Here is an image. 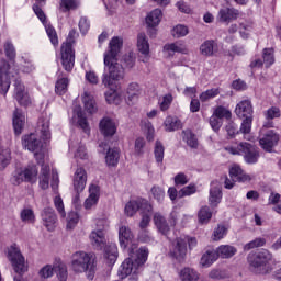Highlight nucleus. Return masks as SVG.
I'll return each instance as SVG.
<instances>
[{
    "mask_svg": "<svg viewBox=\"0 0 281 281\" xmlns=\"http://www.w3.org/2000/svg\"><path fill=\"white\" fill-rule=\"evenodd\" d=\"M124 45V40L120 36H114L109 43V49L104 53V74L102 82L104 87H113L117 80L124 78V68L117 63V54Z\"/></svg>",
    "mask_w": 281,
    "mask_h": 281,
    "instance_id": "obj_1",
    "label": "nucleus"
},
{
    "mask_svg": "<svg viewBox=\"0 0 281 281\" xmlns=\"http://www.w3.org/2000/svg\"><path fill=\"white\" fill-rule=\"evenodd\" d=\"M90 243L94 249L102 251L104 249V257L110 260V265H114L117 260V246H106V237L104 236V229L99 228L90 233Z\"/></svg>",
    "mask_w": 281,
    "mask_h": 281,
    "instance_id": "obj_2",
    "label": "nucleus"
},
{
    "mask_svg": "<svg viewBox=\"0 0 281 281\" xmlns=\"http://www.w3.org/2000/svg\"><path fill=\"white\" fill-rule=\"evenodd\" d=\"M78 38V32L76 29L70 30L66 42L61 44V65L65 71H72L74 65H76V52H74V43Z\"/></svg>",
    "mask_w": 281,
    "mask_h": 281,
    "instance_id": "obj_3",
    "label": "nucleus"
},
{
    "mask_svg": "<svg viewBox=\"0 0 281 281\" xmlns=\"http://www.w3.org/2000/svg\"><path fill=\"white\" fill-rule=\"evenodd\" d=\"M7 258L11 262L13 271L18 274L13 278L14 281H25L23 274L27 271V266H25V257L21 252V248L16 244H12L8 248Z\"/></svg>",
    "mask_w": 281,
    "mask_h": 281,
    "instance_id": "obj_4",
    "label": "nucleus"
},
{
    "mask_svg": "<svg viewBox=\"0 0 281 281\" xmlns=\"http://www.w3.org/2000/svg\"><path fill=\"white\" fill-rule=\"evenodd\" d=\"M225 150L231 155H243L246 164H258V159H260V151L258 150V147L247 142H241L238 145L226 146Z\"/></svg>",
    "mask_w": 281,
    "mask_h": 281,
    "instance_id": "obj_5",
    "label": "nucleus"
},
{
    "mask_svg": "<svg viewBox=\"0 0 281 281\" xmlns=\"http://www.w3.org/2000/svg\"><path fill=\"white\" fill-rule=\"evenodd\" d=\"M72 271L76 273H85V271H89L88 278L89 280H93V274L95 273V265L93 263V259H91V255L85 251H78L72 255L71 261Z\"/></svg>",
    "mask_w": 281,
    "mask_h": 281,
    "instance_id": "obj_6",
    "label": "nucleus"
},
{
    "mask_svg": "<svg viewBox=\"0 0 281 281\" xmlns=\"http://www.w3.org/2000/svg\"><path fill=\"white\" fill-rule=\"evenodd\" d=\"M38 124H41V138L37 143V157H43L45 159L47 157V153H49V140L52 139V133H49V115L45 114L40 119Z\"/></svg>",
    "mask_w": 281,
    "mask_h": 281,
    "instance_id": "obj_7",
    "label": "nucleus"
},
{
    "mask_svg": "<svg viewBox=\"0 0 281 281\" xmlns=\"http://www.w3.org/2000/svg\"><path fill=\"white\" fill-rule=\"evenodd\" d=\"M153 221L158 232L162 234V236H168V234H170V227H175V225H177V212L172 211L168 220H166L164 214L156 212Z\"/></svg>",
    "mask_w": 281,
    "mask_h": 281,
    "instance_id": "obj_8",
    "label": "nucleus"
},
{
    "mask_svg": "<svg viewBox=\"0 0 281 281\" xmlns=\"http://www.w3.org/2000/svg\"><path fill=\"white\" fill-rule=\"evenodd\" d=\"M34 175H36L35 166H27L25 169L18 168L13 171L12 177L10 179L12 186H21V183H32V179H34Z\"/></svg>",
    "mask_w": 281,
    "mask_h": 281,
    "instance_id": "obj_9",
    "label": "nucleus"
},
{
    "mask_svg": "<svg viewBox=\"0 0 281 281\" xmlns=\"http://www.w3.org/2000/svg\"><path fill=\"white\" fill-rule=\"evenodd\" d=\"M36 16L41 21V23L44 25L47 36L54 45V47H57L58 45V34L56 33V29L53 27L52 24H49V21L47 20V15H45V12H43L42 9L37 8L36 9Z\"/></svg>",
    "mask_w": 281,
    "mask_h": 281,
    "instance_id": "obj_10",
    "label": "nucleus"
},
{
    "mask_svg": "<svg viewBox=\"0 0 281 281\" xmlns=\"http://www.w3.org/2000/svg\"><path fill=\"white\" fill-rule=\"evenodd\" d=\"M186 254H188V246L184 239L177 238L172 241L169 255L171 258L178 260V262H183L186 260Z\"/></svg>",
    "mask_w": 281,
    "mask_h": 281,
    "instance_id": "obj_11",
    "label": "nucleus"
},
{
    "mask_svg": "<svg viewBox=\"0 0 281 281\" xmlns=\"http://www.w3.org/2000/svg\"><path fill=\"white\" fill-rule=\"evenodd\" d=\"M10 63L5 59L0 60V91L5 95L10 91Z\"/></svg>",
    "mask_w": 281,
    "mask_h": 281,
    "instance_id": "obj_12",
    "label": "nucleus"
},
{
    "mask_svg": "<svg viewBox=\"0 0 281 281\" xmlns=\"http://www.w3.org/2000/svg\"><path fill=\"white\" fill-rule=\"evenodd\" d=\"M271 260V254L269 250H261L259 252H250L248 255V262L250 267L254 269H258L259 267H265L267 262Z\"/></svg>",
    "mask_w": 281,
    "mask_h": 281,
    "instance_id": "obj_13",
    "label": "nucleus"
},
{
    "mask_svg": "<svg viewBox=\"0 0 281 281\" xmlns=\"http://www.w3.org/2000/svg\"><path fill=\"white\" fill-rule=\"evenodd\" d=\"M229 177L232 179H236L238 183H251V181L256 179L254 175L245 172V170H243L239 165H233L229 168Z\"/></svg>",
    "mask_w": 281,
    "mask_h": 281,
    "instance_id": "obj_14",
    "label": "nucleus"
},
{
    "mask_svg": "<svg viewBox=\"0 0 281 281\" xmlns=\"http://www.w3.org/2000/svg\"><path fill=\"white\" fill-rule=\"evenodd\" d=\"M235 113L239 120L245 117H254V105L251 104V100L245 99L237 103Z\"/></svg>",
    "mask_w": 281,
    "mask_h": 281,
    "instance_id": "obj_15",
    "label": "nucleus"
},
{
    "mask_svg": "<svg viewBox=\"0 0 281 281\" xmlns=\"http://www.w3.org/2000/svg\"><path fill=\"white\" fill-rule=\"evenodd\" d=\"M72 183L77 194H80L85 190L87 186V170L85 168L80 167L76 170Z\"/></svg>",
    "mask_w": 281,
    "mask_h": 281,
    "instance_id": "obj_16",
    "label": "nucleus"
},
{
    "mask_svg": "<svg viewBox=\"0 0 281 281\" xmlns=\"http://www.w3.org/2000/svg\"><path fill=\"white\" fill-rule=\"evenodd\" d=\"M99 128L104 137H113V135L117 133V125L115 121L110 117H103L100 121Z\"/></svg>",
    "mask_w": 281,
    "mask_h": 281,
    "instance_id": "obj_17",
    "label": "nucleus"
},
{
    "mask_svg": "<svg viewBox=\"0 0 281 281\" xmlns=\"http://www.w3.org/2000/svg\"><path fill=\"white\" fill-rule=\"evenodd\" d=\"M280 137L273 131H269L262 138H260L259 144L263 150L267 153H271L273 150V146L278 144Z\"/></svg>",
    "mask_w": 281,
    "mask_h": 281,
    "instance_id": "obj_18",
    "label": "nucleus"
},
{
    "mask_svg": "<svg viewBox=\"0 0 281 281\" xmlns=\"http://www.w3.org/2000/svg\"><path fill=\"white\" fill-rule=\"evenodd\" d=\"M42 221L48 232H54L56 229V223H58V217L54 209H45L42 213Z\"/></svg>",
    "mask_w": 281,
    "mask_h": 281,
    "instance_id": "obj_19",
    "label": "nucleus"
},
{
    "mask_svg": "<svg viewBox=\"0 0 281 281\" xmlns=\"http://www.w3.org/2000/svg\"><path fill=\"white\" fill-rule=\"evenodd\" d=\"M15 100L21 106H30L32 104L30 97L25 93V86L19 80L15 81Z\"/></svg>",
    "mask_w": 281,
    "mask_h": 281,
    "instance_id": "obj_20",
    "label": "nucleus"
},
{
    "mask_svg": "<svg viewBox=\"0 0 281 281\" xmlns=\"http://www.w3.org/2000/svg\"><path fill=\"white\" fill-rule=\"evenodd\" d=\"M135 236L133 235V231H131L127 226H121L119 228V241L121 249H126L133 243Z\"/></svg>",
    "mask_w": 281,
    "mask_h": 281,
    "instance_id": "obj_21",
    "label": "nucleus"
},
{
    "mask_svg": "<svg viewBox=\"0 0 281 281\" xmlns=\"http://www.w3.org/2000/svg\"><path fill=\"white\" fill-rule=\"evenodd\" d=\"M89 196L83 203V207L86 210H91L98 205V201H100V187L97 184H91L89 188Z\"/></svg>",
    "mask_w": 281,
    "mask_h": 281,
    "instance_id": "obj_22",
    "label": "nucleus"
},
{
    "mask_svg": "<svg viewBox=\"0 0 281 281\" xmlns=\"http://www.w3.org/2000/svg\"><path fill=\"white\" fill-rule=\"evenodd\" d=\"M119 271H120L121 278H126L131 276V273H133L134 276H137V273H139V267L135 265V261H133V259L127 258L123 261Z\"/></svg>",
    "mask_w": 281,
    "mask_h": 281,
    "instance_id": "obj_23",
    "label": "nucleus"
},
{
    "mask_svg": "<svg viewBox=\"0 0 281 281\" xmlns=\"http://www.w3.org/2000/svg\"><path fill=\"white\" fill-rule=\"evenodd\" d=\"M12 124L14 135H21V133H23V128H25V115L23 114V112H21V110L15 109V111L13 112Z\"/></svg>",
    "mask_w": 281,
    "mask_h": 281,
    "instance_id": "obj_24",
    "label": "nucleus"
},
{
    "mask_svg": "<svg viewBox=\"0 0 281 281\" xmlns=\"http://www.w3.org/2000/svg\"><path fill=\"white\" fill-rule=\"evenodd\" d=\"M218 16L222 23H231V21H236L240 16V11L234 8H225L220 10Z\"/></svg>",
    "mask_w": 281,
    "mask_h": 281,
    "instance_id": "obj_25",
    "label": "nucleus"
},
{
    "mask_svg": "<svg viewBox=\"0 0 281 281\" xmlns=\"http://www.w3.org/2000/svg\"><path fill=\"white\" fill-rule=\"evenodd\" d=\"M221 199H223V192L221 191V187L217 182H212L209 199L210 205L212 207H216L218 203H221Z\"/></svg>",
    "mask_w": 281,
    "mask_h": 281,
    "instance_id": "obj_26",
    "label": "nucleus"
},
{
    "mask_svg": "<svg viewBox=\"0 0 281 281\" xmlns=\"http://www.w3.org/2000/svg\"><path fill=\"white\" fill-rule=\"evenodd\" d=\"M237 252L238 250L236 249V247L232 245H221L215 250L217 258H223V259L234 258V256H236Z\"/></svg>",
    "mask_w": 281,
    "mask_h": 281,
    "instance_id": "obj_27",
    "label": "nucleus"
},
{
    "mask_svg": "<svg viewBox=\"0 0 281 281\" xmlns=\"http://www.w3.org/2000/svg\"><path fill=\"white\" fill-rule=\"evenodd\" d=\"M38 164L42 165V171L40 176V188L42 190H47V188H49V165H45V160H40Z\"/></svg>",
    "mask_w": 281,
    "mask_h": 281,
    "instance_id": "obj_28",
    "label": "nucleus"
},
{
    "mask_svg": "<svg viewBox=\"0 0 281 281\" xmlns=\"http://www.w3.org/2000/svg\"><path fill=\"white\" fill-rule=\"evenodd\" d=\"M164 52H167L169 56H172V54H188V47H186V44L181 42H176L166 44L164 46Z\"/></svg>",
    "mask_w": 281,
    "mask_h": 281,
    "instance_id": "obj_29",
    "label": "nucleus"
},
{
    "mask_svg": "<svg viewBox=\"0 0 281 281\" xmlns=\"http://www.w3.org/2000/svg\"><path fill=\"white\" fill-rule=\"evenodd\" d=\"M22 146L30 153H33L34 157H36V134L31 133L24 135L22 138Z\"/></svg>",
    "mask_w": 281,
    "mask_h": 281,
    "instance_id": "obj_30",
    "label": "nucleus"
},
{
    "mask_svg": "<svg viewBox=\"0 0 281 281\" xmlns=\"http://www.w3.org/2000/svg\"><path fill=\"white\" fill-rule=\"evenodd\" d=\"M164 14L161 13L160 9H155L146 16V24L147 27H157L159 23H161V18Z\"/></svg>",
    "mask_w": 281,
    "mask_h": 281,
    "instance_id": "obj_31",
    "label": "nucleus"
},
{
    "mask_svg": "<svg viewBox=\"0 0 281 281\" xmlns=\"http://www.w3.org/2000/svg\"><path fill=\"white\" fill-rule=\"evenodd\" d=\"M214 52H218V46L213 40H207L200 46L202 56H214Z\"/></svg>",
    "mask_w": 281,
    "mask_h": 281,
    "instance_id": "obj_32",
    "label": "nucleus"
},
{
    "mask_svg": "<svg viewBox=\"0 0 281 281\" xmlns=\"http://www.w3.org/2000/svg\"><path fill=\"white\" fill-rule=\"evenodd\" d=\"M137 48L138 52H140V54H143L144 56H148V54H150V45L148 44V38H146V34H138Z\"/></svg>",
    "mask_w": 281,
    "mask_h": 281,
    "instance_id": "obj_33",
    "label": "nucleus"
},
{
    "mask_svg": "<svg viewBox=\"0 0 281 281\" xmlns=\"http://www.w3.org/2000/svg\"><path fill=\"white\" fill-rule=\"evenodd\" d=\"M164 124L165 131H167L168 133H172V131H179V128H182L183 126L181 120L175 119L172 116H167Z\"/></svg>",
    "mask_w": 281,
    "mask_h": 281,
    "instance_id": "obj_34",
    "label": "nucleus"
},
{
    "mask_svg": "<svg viewBox=\"0 0 281 281\" xmlns=\"http://www.w3.org/2000/svg\"><path fill=\"white\" fill-rule=\"evenodd\" d=\"M179 278L181 281H196L199 280V272L191 268L180 270Z\"/></svg>",
    "mask_w": 281,
    "mask_h": 281,
    "instance_id": "obj_35",
    "label": "nucleus"
},
{
    "mask_svg": "<svg viewBox=\"0 0 281 281\" xmlns=\"http://www.w3.org/2000/svg\"><path fill=\"white\" fill-rule=\"evenodd\" d=\"M198 221L200 225H207L212 221V211L210 206H202L198 212Z\"/></svg>",
    "mask_w": 281,
    "mask_h": 281,
    "instance_id": "obj_36",
    "label": "nucleus"
},
{
    "mask_svg": "<svg viewBox=\"0 0 281 281\" xmlns=\"http://www.w3.org/2000/svg\"><path fill=\"white\" fill-rule=\"evenodd\" d=\"M218 260V255L216 254V250H207L201 258V266L202 267H211Z\"/></svg>",
    "mask_w": 281,
    "mask_h": 281,
    "instance_id": "obj_37",
    "label": "nucleus"
},
{
    "mask_svg": "<svg viewBox=\"0 0 281 281\" xmlns=\"http://www.w3.org/2000/svg\"><path fill=\"white\" fill-rule=\"evenodd\" d=\"M229 227L227 225L218 224L217 227L214 228L213 234L211 236L212 240L217 243L218 240H223L224 237L227 236Z\"/></svg>",
    "mask_w": 281,
    "mask_h": 281,
    "instance_id": "obj_38",
    "label": "nucleus"
},
{
    "mask_svg": "<svg viewBox=\"0 0 281 281\" xmlns=\"http://www.w3.org/2000/svg\"><path fill=\"white\" fill-rule=\"evenodd\" d=\"M120 161V149H109L105 156V164L108 166L115 167L117 166V162Z\"/></svg>",
    "mask_w": 281,
    "mask_h": 281,
    "instance_id": "obj_39",
    "label": "nucleus"
},
{
    "mask_svg": "<svg viewBox=\"0 0 281 281\" xmlns=\"http://www.w3.org/2000/svg\"><path fill=\"white\" fill-rule=\"evenodd\" d=\"M80 2L78 0H60V12H71V10H78Z\"/></svg>",
    "mask_w": 281,
    "mask_h": 281,
    "instance_id": "obj_40",
    "label": "nucleus"
},
{
    "mask_svg": "<svg viewBox=\"0 0 281 281\" xmlns=\"http://www.w3.org/2000/svg\"><path fill=\"white\" fill-rule=\"evenodd\" d=\"M69 87V79L68 78H59L55 83V93L57 95H65L67 93Z\"/></svg>",
    "mask_w": 281,
    "mask_h": 281,
    "instance_id": "obj_41",
    "label": "nucleus"
},
{
    "mask_svg": "<svg viewBox=\"0 0 281 281\" xmlns=\"http://www.w3.org/2000/svg\"><path fill=\"white\" fill-rule=\"evenodd\" d=\"M263 65L267 69L276 63V55L273 48H263L262 50Z\"/></svg>",
    "mask_w": 281,
    "mask_h": 281,
    "instance_id": "obj_42",
    "label": "nucleus"
},
{
    "mask_svg": "<svg viewBox=\"0 0 281 281\" xmlns=\"http://www.w3.org/2000/svg\"><path fill=\"white\" fill-rule=\"evenodd\" d=\"M146 260H148V248L142 247L136 251V259L134 262L140 269V267L146 265Z\"/></svg>",
    "mask_w": 281,
    "mask_h": 281,
    "instance_id": "obj_43",
    "label": "nucleus"
},
{
    "mask_svg": "<svg viewBox=\"0 0 281 281\" xmlns=\"http://www.w3.org/2000/svg\"><path fill=\"white\" fill-rule=\"evenodd\" d=\"M4 54L8 58V60H10V63H15L16 60V48L14 47V44H12V42L8 41L4 43Z\"/></svg>",
    "mask_w": 281,
    "mask_h": 281,
    "instance_id": "obj_44",
    "label": "nucleus"
},
{
    "mask_svg": "<svg viewBox=\"0 0 281 281\" xmlns=\"http://www.w3.org/2000/svg\"><path fill=\"white\" fill-rule=\"evenodd\" d=\"M142 128L146 135L147 142H154L155 140V127L153 126V123H150V121H144L142 123Z\"/></svg>",
    "mask_w": 281,
    "mask_h": 281,
    "instance_id": "obj_45",
    "label": "nucleus"
},
{
    "mask_svg": "<svg viewBox=\"0 0 281 281\" xmlns=\"http://www.w3.org/2000/svg\"><path fill=\"white\" fill-rule=\"evenodd\" d=\"M139 212V199L131 200L125 205V214L126 216H135Z\"/></svg>",
    "mask_w": 281,
    "mask_h": 281,
    "instance_id": "obj_46",
    "label": "nucleus"
},
{
    "mask_svg": "<svg viewBox=\"0 0 281 281\" xmlns=\"http://www.w3.org/2000/svg\"><path fill=\"white\" fill-rule=\"evenodd\" d=\"M150 194L158 203H164V199H166V191L159 186H154L150 189Z\"/></svg>",
    "mask_w": 281,
    "mask_h": 281,
    "instance_id": "obj_47",
    "label": "nucleus"
},
{
    "mask_svg": "<svg viewBox=\"0 0 281 281\" xmlns=\"http://www.w3.org/2000/svg\"><path fill=\"white\" fill-rule=\"evenodd\" d=\"M105 100L108 104H120L122 102V97L119 95L117 91L111 89L108 92H105Z\"/></svg>",
    "mask_w": 281,
    "mask_h": 281,
    "instance_id": "obj_48",
    "label": "nucleus"
},
{
    "mask_svg": "<svg viewBox=\"0 0 281 281\" xmlns=\"http://www.w3.org/2000/svg\"><path fill=\"white\" fill-rule=\"evenodd\" d=\"M83 104L88 113H95V111L98 110L95 108V100H93V98L89 95V93L87 92L85 93V97H83Z\"/></svg>",
    "mask_w": 281,
    "mask_h": 281,
    "instance_id": "obj_49",
    "label": "nucleus"
},
{
    "mask_svg": "<svg viewBox=\"0 0 281 281\" xmlns=\"http://www.w3.org/2000/svg\"><path fill=\"white\" fill-rule=\"evenodd\" d=\"M251 124H254V116L244 117L239 133H243V135H249L251 133Z\"/></svg>",
    "mask_w": 281,
    "mask_h": 281,
    "instance_id": "obj_50",
    "label": "nucleus"
},
{
    "mask_svg": "<svg viewBox=\"0 0 281 281\" xmlns=\"http://www.w3.org/2000/svg\"><path fill=\"white\" fill-rule=\"evenodd\" d=\"M221 91L218 88L209 89L200 94V101L201 102H209V100H212L218 95Z\"/></svg>",
    "mask_w": 281,
    "mask_h": 281,
    "instance_id": "obj_51",
    "label": "nucleus"
},
{
    "mask_svg": "<svg viewBox=\"0 0 281 281\" xmlns=\"http://www.w3.org/2000/svg\"><path fill=\"white\" fill-rule=\"evenodd\" d=\"M144 148H146V139L139 136L134 142V154L140 157L144 155Z\"/></svg>",
    "mask_w": 281,
    "mask_h": 281,
    "instance_id": "obj_52",
    "label": "nucleus"
},
{
    "mask_svg": "<svg viewBox=\"0 0 281 281\" xmlns=\"http://www.w3.org/2000/svg\"><path fill=\"white\" fill-rule=\"evenodd\" d=\"M184 142L190 146V148H199V140L196 139V135L191 131L184 132L183 136Z\"/></svg>",
    "mask_w": 281,
    "mask_h": 281,
    "instance_id": "obj_53",
    "label": "nucleus"
},
{
    "mask_svg": "<svg viewBox=\"0 0 281 281\" xmlns=\"http://www.w3.org/2000/svg\"><path fill=\"white\" fill-rule=\"evenodd\" d=\"M265 245H267V239H265L262 237H258V238L254 239L252 241L246 244L244 246V250L249 251L251 249H256L257 247H265Z\"/></svg>",
    "mask_w": 281,
    "mask_h": 281,
    "instance_id": "obj_54",
    "label": "nucleus"
},
{
    "mask_svg": "<svg viewBox=\"0 0 281 281\" xmlns=\"http://www.w3.org/2000/svg\"><path fill=\"white\" fill-rule=\"evenodd\" d=\"M137 98H139V85L131 83L127 88V99L130 102H133V100H137Z\"/></svg>",
    "mask_w": 281,
    "mask_h": 281,
    "instance_id": "obj_55",
    "label": "nucleus"
},
{
    "mask_svg": "<svg viewBox=\"0 0 281 281\" xmlns=\"http://www.w3.org/2000/svg\"><path fill=\"white\" fill-rule=\"evenodd\" d=\"M188 33H189L188 26L183 24L176 25L171 31V34L172 36H175V38H181L183 36H188Z\"/></svg>",
    "mask_w": 281,
    "mask_h": 281,
    "instance_id": "obj_56",
    "label": "nucleus"
},
{
    "mask_svg": "<svg viewBox=\"0 0 281 281\" xmlns=\"http://www.w3.org/2000/svg\"><path fill=\"white\" fill-rule=\"evenodd\" d=\"M22 223H34V211L32 209H23L20 213Z\"/></svg>",
    "mask_w": 281,
    "mask_h": 281,
    "instance_id": "obj_57",
    "label": "nucleus"
},
{
    "mask_svg": "<svg viewBox=\"0 0 281 281\" xmlns=\"http://www.w3.org/2000/svg\"><path fill=\"white\" fill-rule=\"evenodd\" d=\"M56 273H57V278L59 281H67L68 278V273H67V266H65V263H58V266L54 267Z\"/></svg>",
    "mask_w": 281,
    "mask_h": 281,
    "instance_id": "obj_58",
    "label": "nucleus"
},
{
    "mask_svg": "<svg viewBox=\"0 0 281 281\" xmlns=\"http://www.w3.org/2000/svg\"><path fill=\"white\" fill-rule=\"evenodd\" d=\"M164 145L161 144V142L156 140L155 144V149H154V155H155V159L157 161V164H161L164 161Z\"/></svg>",
    "mask_w": 281,
    "mask_h": 281,
    "instance_id": "obj_59",
    "label": "nucleus"
},
{
    "mask_svg": "<svg viewBox=\"0 0 281 281\" xmlns=\"http://www.w3.org/2000/svg\"><path fill=\"white\" fill-rule=\"evenodd\" d=\"M54 206L57 210L58 214L61 216V218H65V216H67V213L65 212V203L63 202V198H60V195L54 198Z\"/></svg>",
    "mask_w": 281,
    "mask_h": 281,
    "instance_id": "obj_60",
    "label": "nucleus"
},
{
    "mask_svg": "<svg viewBox=\"0 0 281 281\" xmlns=\"http://www.w3.org/2000/svg\"><path fill=\"white\" fill-rule=\"evenodd\" d=\"M214 117H217L218 120H223L225 117L226 120H229L232 117V112H229L224 106H217L213 113Z\"/></svg>",
    "mask_w": 281,
    "mask_h": 281,
    "instance_id": "obj_61",
    "label": "nucleus"
},
{
    "mask_svg": "<svg viewBox=\"0 0 281 281\" xmlns=\"http://www.w3.org/2000/svg\"><path fill=\"white\" fill-rule=\"evenodd\" d=\"M263 115H265L266 120H268V121L276 120V119L280 117V115H281L280 108L271 106L266 112H263Z\"/></svg>",
    "mask_w": 281,
    "mask_h": 281,
    "instance_id": "obj_62",
    "label": "nucleus"
},
{
    "mask_svg": "<svg viewBox=\"0 0 281 281\" xmlns=\"http://www.w3.org/2000/svg\"><path fill=\"white\" fill-rule=\"evenodd\" d=\"M139 210L140 214H153V204L148 202L146 199H139Z\"/></svg>",
    "mask_w": 281,
    "mask_h": 281,
    "instance_id": "obj_63",
    "label": "nucleus"
},
{
    "mask_svg": "<svg viewBox=\"0 0 281 281\" xmlns=\"http://www.w3.org/2000/svg\"><path fill=\"white\" fill-rule=\"evenodd\" d=\"M172 94H165L162 97V100L159 102L160 111H168L170 109V105L172 104Z\"/></svg>",
    "mask_w": 281,
    "mask_h": 281,
    "instance_id": "obj_64",
    "label": "nucleus"
}]
</instances>
